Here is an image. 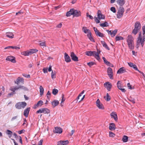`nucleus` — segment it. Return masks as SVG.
<instances>
[{
    "label": "nucleus",
    "mask_w": 145,
    "mask_h": 145,
    "mask_svg": "<svg viewBox=\"0 0 145 145\" xmlns=\"http://www.w3.org/2000/svg\"><path fill=\"white\" fill-rule=\"evenodd\" d=\"M73 10L74 9L72 8L69 11L67 12L66 14V16L67 17L69 16L72 15H73Z\"/></svg>",
    "instance_id": "obj_28"
},
{
    "label": "nucleus",
    "mask_w": 145,
    "mask_h": 145,
    "mask_svg": "<svg viewBox=\"0 0 145 145\" xmlns=\"http://www.w3.org/2000/svg\"><path fill=\"white\" fill-rule=\"evenodd\" d=\"M55 130H54V132L55 133L60 134L62 132V129L60 127H55Z\"/></svg>",
    "instance_id": "obj_9"
},
{
    "label": "nucleus",
    "mask_w": 145,
    "mask_h": 145,
    "mask_svg": "<svg viewBox=\"0 0 145 145\" xmlns=\"http://www.w3.org/2000/svg\"><path fill=\"white\" fill-rule=\"evenodd\" d=\"M97 106L100 109H103L104 107L102 104L101 103L99 99H98L96 102Z\"/></svg>",
    "instance_id": "obj_8"
},
{
    "label": "nucleus",
    "mask_w": 145,
    "mask_h": 145,
    "mask_svg": "<svg viewBox=\"0 0 145 145\" xmlns=\"http://www.w3.org/2000/svg\"><path fill=\"white\" fill-rule=\"evenodd\" d=\"M107 72L110 78L111 79H113V74L112 69L110 67L108 68L107 70Z\"/></svg>",
    "instance_id": "obj_5"
},
{
    "label": "nucleus",
    "mask_w": 145,
    "mask_h": 145,
    "mask_svg": "<svg viewBox=\"0 0 145 145\" xmlns=\"http://www.w3.org/2000/svg\"><path fill=\"white\" fill-rule=\"evenodd\" d=\"M127 45L129 48L131 50H133L134 48V42H127Z\"/></svg>",
    "instance_id": "obj_16"
},
{
    "label": "nucleus",
    "mask_w": 145,
    "mask_h": 145,
    "mask_svg": "<svg viewBox=\"0 0 145 145\" xmlns=\"http://www.w3.org/2000/svg\"><path fill=\"white\" fill-rule=\"evenodd\" d=\"M110 115L112 118H113L115 121H117L118 120V117L117 114L116 112H113L110 114Z\"/></svg>",
    "instance_id": "obj_14"
},
{
    "label": "nucleus",
    "mask_w": 145,
    "mask_h": 145,
    "mask_svg": "<svg viewBox=\"0 0 145 145\" xmlns=\"http://www.w3.org/2000/svg\"><path fill=\"white\" fill-rule=\"evenodd\" d=\"M110 10L113 12L114 13H115L116 12V10L115 7H112L110 8Z\"/></svg>",
    "instance_id": "obj_52"
},
{
    "label": "nucleus",
    "mask_w": 145,
    "mask_h": 145,
    "mask_svg": "<svg viewBox=\"0 0 145 145\" xmlns=\"http://www.w3.org/2000/svg\"><path fill=\"white\" fill-rule=\"evenodd\" d=\"M23 75L24 76L27 78H30V75L29 74L27 75L26 74H23Z\"/></svg>",
    "instance_id": "obj_60"
},
{
    "label": "nucleus",
    "mask_w": 145,
    "mask_h": 145,
    "mask_svg": "<svg viewBox=\"0 0 145 145\" xmlns=\"http://www.w3.org/2000/svg\"><path fill=\"white\" fill-rule=\"evenodd\" d=\"M109 129L111 131L114 130L116 129L115 124L113 123H110Z\"/></svg>",
    "instance_id": "obj_24"
},
{
    "label": "nucleus",
    "mask_w": 145,
    "mask_h": 145,
    "mask_svg": "<svg viewBox=\"0 0 145 145\" xmlns=\"http://www.w3.org/2000/svg\"><path fill=\"white\" fill-rule=\"evenodd\" d=\"M56 72L55 71L53 72V71H52L51 73V78L52 79H55L56 77Z\"/></svg>",
    "instance_id": "obj_38"
},
{
    "label": "nucleus",
    "mask_w": 145,
    "mask_h": 145,
    "mask_svg": "<svg viewBox=\"0 0 145 145\" xmlns=\"http://www.w3.org/2000/svg\"><path fill=\"white\" fill-rule=\"evenodd\" d=\"M128 137L126 135H124L122 138V140L124 142H125L128 141Z\"/></svg>",
    "instance_id": "obj_34"
},
{
    "label": "nucleus",
    "mask_w": 145,
    "mask_h": 145,
    "mask_svg": "<svg viewBox=\"0 0 145 145\" xmlns=\"http://www.w3.org/2000/svg\"><path fill=\"white\" fill-rule=\"evenodd\" d=\"M106 31L107 32L108 34H110L112 37H114L117 32V29H116L112 31L108 30H106Z\"/></svg>",
    "instance_id": "obj_6"
},
{
    "label": "nucleus",
    "mask_w": 145,
    "mask_h": 145,
    "mask_svg": "<svg viewBox=\"0 0 145 145\" xmlns=\"http://www.w3.org/2000/svg\"><path fill=\"white\" fill-rule=\"evenodd\" d=\"M104 85L108 91H110L111 88L112 87V85L111 83L109 82H106L104 84Z\"/></svg>",
    "instance_id": "obj_11"
},
{
    "label": "nucleus",
    "mask_w": 145,
    "mask_h": 145,
    "mask_svg": "<svg viewBox=\"0 0 145 145\" xmlns=\"http://www.w3.org/2000/svg\"><path fill=\"white\" fill-rule=\"evenodd\" d=\"M65 100V98L64 97V95H62V98L61 99V104Z\"/></svg>",
    "instance_id": "obj_58"
},
{
    "label": "nucleus",
    "mask_w": 145,
    "mask_h": 145,
    "mask_svg": "<svg viewBox=\"0 0 145 145\" xmlns=\"http://www.w3.org/2000/svg\"><path fill=\"white\" fill-rule=\"evenodd\" d=\"M59 103V101L57 100H54L52 102V104L53 107L54 108L56 106H57Z\"/></svg>",
    "instance_id": "obj_25"
},
{
    "label": "nucleus",
    "mask_w": 145,
    "mask_h": 145,
    "mask_svg": "<svg viewBox=\"0 0 145 145\" xmlns=\"http://www.w3.org/2000/svg\"><path fill=\"white\" fill-rule=\"evenodd\" d=\"M126 72L125 69L124 67H122L120 68L117 71V73L119 74H121L125 73Z\"/></svg>",
    "instance_id": "obj_20"
},
{
    "label": "nucleus",
    "mask_w": 145,
    "mask_h": 145,
    "mask_svg": "<svg viewBox=\"0 0 145 145\" xmlns=\"http://www.w3.org/2000/svg\"><path fill=\"white\" fill-rule=\"evenodd\" d=\"M128 64L130 67H133L135 70H138V69L135 65L134 64L132 63H128Z\"/></svg>",
    "instance_id": "obj_22"
},
{
    "label": "nucleus",
    "mask_w": 145,
    "mask_h": 145,
    "mask_svg": "<svg viewBox=\"0 0 145 145\" xmlns=\"http://www.w3.org/2000/svg\"><path fill=\"white\" fill-rule=\"evenodd\" d=\"M142 29L143 31V35H144L145 34V25L142 27Z\"/></svg>",
    "instance_id": "obj_61"
},
{
    "label": "nucleus",
    "mask_w": 145,
    "mask_h": 145,
    "mask_svg": "<svg viewBox=\"0 0 145 145\" xmlns=\"http://www.w3.org/2000/svg\"><path fill=\"white\" fill-rule=\"evenodd\" d=\"M93 29L95 32V34L97 33L99 31V30L97 29V28L95 27H93Z\"/></svg>",
    "instance_id": "obj_62"
},
{
    "label": "nucleus",
    "mask_w": 145,
    "mask_h": 145,
    "mask_svg": "<svg viewBox=\"0 0 145 145\" xmlns=\"http://www.w3.org/2000/svg\"><path fill=\"white\" fill-rule=\"evenodd\" d=\"M39 89L40 95L41 96H42V95H43L44 89L41 86H40Z\"/></svg>",
    "instance_id": "obj_33"
},
{
    "label": "nucleus",
    "mask_w": 145,
    "mask_h": 145,
    "mask_svg": "<svg viewBox=\"0 0 145 145\" xmlns=\"http://www.w3.org/2000/svg\"><path fill=\"white\" fill-rule=\"evenodd\" d=\"M64 142L63 141H60L57 142V145H64Z\"/></svg>",
    "instance_id": "obj_49"
},
{
    "label": "nucleus",
    "mask_w": 145,
    "mask_h": 145,
    "mask_svg": "<svg viewBox=\"0 0 145 145\" xmlns=\"http://www.w3.org/2000/svg\"><path fill=\"white\" fill-rule=\"evenodd\" d=\"M37 51L38 50L36 49H31L29 51L30 55L36 53Z\"/></svg>",
    "instance_id": "obj_30"
},
{
    "label": "nucleus",
    "mask_w": 145,
    "mask_h": 145,
    "mask_svg": "<svg viewBox=\"0 0 145 145\" xmlns=\"http://www.w3.org/2000/svg\"><path fill=\"white\" fill-rule=\"evenodd\" d=\"M116 41H118L120 40H123V38L121 36H116L115 38Z\"/></svg>",
    "instance_id": "obj_43"
},
{
    "label": "nucleus",
    "mask_w": 145,
    "mask_h": 145,
    "mask_svg": "<svg viewBox=\"0 0 145 145\" xmlns=\"http://www.w3.org/2000/svg\"><path fill=\"white\" fill-rule=\"evenodd\" d=\"M6 60L7 61H11L13 63L16 62L14 57L12 56H8L7 57L6 59Z\"/></svg>",
    "instance_id": "obj_17"
},
{
    "label": "nucleus",
    "mask_w": 145,
    "mask_h": 145,
    "mask_svg": "<svg viewBox=\"0 0 145 145\" xmlns=\"http://www.w3.org/2000/svg\"><path fill=\"white\" fill-rule=\"evenodd\" d=\"M43 142L42 140H41L39 142L38 145H42Z\"/></svg>",
    "instance_id": "obj_64"
},
{
    "label": "nucleus",
    "mask_w": 145,
    "mask_h": 145,
    "mask_svg": "<svg viewBox=\"0 0 145 145\" xmlns=\"http://www.w3.org/2000/svg\"><path fill=\"white\" fill-rule=\"evenodd\" d=\"M51 95V94L50 93V91H48V92L47 93V94H46V96H47V98L48 99H49L50 98V97Z\"/></svg>",
    "instance_id": "obj_51"
},
{
    "label": "nucleus",
    "mask_w": 145,
    "mask_h": 145,
    "mask_svg": "<svg viewBox=\"0 0 145 145\" xmlns=\"http://www.w3.org/2000/svg\"><path fill=\"white\" fill-rule=\"evenodd\" d=\"M43 113L44 114H48L50 113L49 110L46 108H43Z\"/></svg>",
    "instance_id": "obj_31"
},
{
    "label": "nucleus",
    "mask_w": 145,
    "mask_h": 145,
    "mask_svg": "<svg viewBox=\"0 0 145 145\" xmlns=\"http://www.w3.org/2000/svg\"><path fill=\"white\" fill-rule=\"evenodd\" d=\"M97 16L100 20L104 19L105 18V16L101 13L99 10L97 12Z\"/></svg>",
    "instance_id": "obj_15"
},
{
    "label": "nucleus",
    "mask_w": 145,
    "mask_h": 145,
    "mask_svg": "<svg viewBox=\"0 0 145 145\" xmlns=\"http://www.w3.org/2000/svg\"><path fill=\"white\" fill-rule=\"evenodd\" d=\"M43 71L44 73L47 72V69L46 68H44L43 69Z\"/></svg>",
    "instance_id": "obj_63"
},
{
    "label": "nucleus",
    "mask_w": 145,
    "mask_h": 145,
    "mask_svg": "<svg viewBox=\"0 0 145 145\" xmlns=\"http://www.w3.org/2000/svg\"><path fill=\"white\" fill-rule=\"evenodd\" d=\"M145 39V35H143L142 38V37L141 34L140 33L138 37V40L137 41V48H138L140 44L142 47H143L144 45V42L145 41L144 39Z\"/></svg>",
    "instance_id": "obj_1"
},
{
    "label": "nucleus",
    "mask_w": 145,
    "mask_h": 145,
    "mask_svg": "<svg viewBox=\"0 0 145 145\" xmlns=\"http://www.w3.org/2000/svg\"><path fill=\"white\" fill-rule=\"evenodd\" d=\"M65 56L64 58L65 59V61L67 63L71 61V59H70V57L66 53H65Z\"/></svg>",
    "instance_id": "obj_19"
},
{
    "label": "nucleus",
    "mask_w": 145,
    "mask_h": 145,
    "mask_svg": "<svg viewBox=\"0 0 145 145\" xmlns=\"http://www.w3.org/2000/svg\"><path fill=\"white\" fill-rule=\"evenodd\" d=\"M86 16L88 17H89L90 19H93V17L89 15L88 14V13L86 14Z\"/></svg>",
    "instance_id": "obj_59"
},
{
    "label": "nucleus",
    "mask_w": 145,
    "mask_h": 145,
    "mask_svg": "<svg viewBox=\"0 0 145 145\" xmlns=\"http://www.w3.org/2000/svg\"><path fill=\"white\" fill-rule=\"evenodd\" d=\"M43 102L42 101L40 100L38 102L37 104L36 105V106L37 107L39 106H41L43 104Z\"/></svg>",
    "instance_id": "obj_37"
},
{
    "label": "nucleus",
    "mask_w": 145,
    "mask_h": 145,
    "mask_svg": "<svg viewBox=\"0 0 145 145\" xmlns=\"http://www.w3.org/2000/svg\"><path fill=\"white\" fill-rule=\"evenodd\" d=\"M129 100L130 101L132 102L133 103H135V99H134L131 98L129 99Z\"/></svg>",
    "instance_id": "obj_57"
},
{
    "label": "nucleus",
    "mask_w": 145,
    "mask_h": 145,
    "mask_svg": "<svg viewBox=\"0 0 145 145\" xmlns=\"http://www.w3.org/2000/svg\"><path fill=\"white\" fill-rule=\"evenodd\" d=\"M124 12V9L123 7H120L117 13V18H121Z\"/></svg>",
    "instance_id": "obj_4"
},
{
    "label": "nucleus",
    "mask_w": 145,
    "mask_h": 145,
    "mask_svg": "<svg viewBox=\"0 0 145 145\" xmlns=\"http://www.w3.org/2000/svg\"><path fill=\"white\" fill-rule=\"evenodd\" d=\"M70 56L71 58V59L74 61H78V58L76 55L74 53L72 52L71 53Z\"/></svg>",
    "instance_id": "obj_7"
},
{
    "label": "nucleus",
    "mask_w": 145,
    "mask_h": 145,
    "mask_svg": "<svg viewBox=\"0 0 145 145\" xmlns=\"http://www.w3.org/2000/svg\"><path fill=\"white\" fill-rule=\"evenodd\" d=\"M116 2L120 6H122L125 3V0H117Z\"/></svg>",
    "instance_id": "obj_21"
},
{
    "label": "nucleus",
    "mask_w": 145,
    "mask_h": 145,
    "mask_svg": "<svg viewBox=\"0 0 145 145\" xmlns=\"http://www.w3.org/2000/svg\"><path fill=\"white\" fill-rule=\"evenodd\" d=\"M43 108H41L37 110L36 112V113L37 114L43 113Z\"/></svg>",
    "instance_id": "obj_50"
},
{
    "label": "nucleus",
    "mask_w": 145,
    "mask_h": 145,
    "mask_svg": "<svg viewBox=\"0 0 145 145\" xmlns=\"http://www.w3.org/2000/svg\"><path fill=\"white\" fill-rule=\"evenodd\" d=\"M88 37L89 38V39L91 41L93 42H94V41L93 40V38L92 37L91 35V33L90 32L88 34Z\"/></svg>",
    "instance_id": "obj_39"
},
{
    "label": "nucleus",
    "mask_w": 145,
    "mask_h": 145,
    "mask_svg": "<svg viewBox=\"0 0 145 145\" xmlns=\"http://www.w3.org/2000/svg\"><path fill=\"white\" fill-rule=\"evenodd\" d=\"M7 134L8 135L9 138H10L12 134V132L9 130H7L6 132Z\"/></svg>",
    "instance_id": "obj_40"
},
{
    "label": "nucleus",
    "mask_w": 145,
    "mask_h": 145,
    "mask_svg": "<svg viewBox=\"0 0 145 145\" xmlns=\"http://www.w3.org/2000/svg\"><path fill=\"white\" fill-rule=\"evenodd\" d=\"M18 89L21 88L26 90H27V88L23 86H18Z\"/></svg>",
    "instance_id": "obj_48"
},
{
    "label": "nucleus",
    "mask_w": 145,
    "mask_h": 145,
    "mask_svg": "<svg viewBox=\"0 0 145 145\" xmlns=\"http://www.w3.org/2000/svg\"><path fill=\"white\" fill-rule=\"evenodd\" d=\"M6 36L12 39L14 38V35L12 32H7L6 34Z\"/></svg>",
    "instance_id": "obj_27"
},
{
    "label": "nucleus",
    "mask_w": 145,
    "mask_h": 145,
    "mask_svg": "<svg viewBox=\"0 0 145 145\" xmlns=\"http://www.w3.org/2000/svg\"><path fill=\"white\" fill-rule=\"evenodd\" d=\"M102 44L103 45V46L105 47L106 49L108 50H109L110 48L106 44L105 42L104 41H101Z\"/></svg>",
    "instance_id": "obj_29"
},
{
    "label": "nucleus",
    "mask_w": 145,
    "mask_h": 145,
    "mask_svg": "<svg viewBox=\"0 0 145 145\" xmlns=\"http://www.w3.org/2000/svg\"><path fill=\"white\" fill-rule=\"evenodd\" d=\"M100 50H97V52H96V54L95 55V58L98 60H99L100 59V58L99 56V54H100Z\"/></svg>",
    "instance_id": "obj_26"
},
{
    "label": "nucleus",
    "mask_w": 145,
    "mask_h": 145,
    "mask_svg": "<svg viewBox=\"0 0 145 145\" xmlns=\"http://www.w3.org/2000/svg\"><path fill=\"white\" fill-rule=\"evenodd\" d=\"M94 63L93 62H91L87 63V64L89 67H91L94 64Z\"/></svg>",
    "instance_id": "obj_54"
},
{
    "label": "nucleus",
    "mask_w": 145,
    "mask_h": 145,
    "mask_svg": "<svg viewBox=\"0 0 145 145\" xmlns=\"http://www.w3.org/2000/svg\"><path fill=\"white\" fill-rule=\"evenodd\" d=\"M134 38L131 35H129L127 38L126 41L127 42H134Z\"/></svg>",
    "instance_id": "obj_18"
},
{
    "label": "nucleus",
    "mask_w": 145,
    "mask_h": 145,
    "mask_svg": "<svg viewBox=\"0 0 145 145\" xmlns=\"http://www.w3.org/2000/svg\"><path fill=\"white\" fill-rule=\"evenodd\" d=\"M104 98L107 101H109L110 99V96L109 95L108 93H106V96H104Z\"/></svg>",
    "instance_id": "obj_32"
},
{
    "label": "nucleus",
    "mask_w": 145,
    "mask_h": 145,
    "mask_svg": "<svg viewBox=\"0 0 145 145\" xmlns=\"http://www.w3.org/2000/svg\"><path fill=\"white\" fill-rule=\"evenodd\" d=\"M95 20V21L97 24L99 23L100 22L99 20L98 19L97 17H94Z\"/></svg>",
    "instance_id": "obj_55"
},
{
    "label": "nucleus",
    "mask_w": 145,
    "mask_h": 145,
    "mask_svg": "<svg viewBox=\"0 0 145 145\" xmlns=\"http://www.w3.org/2000/svg\"><path fill=\"white\" fill-rule=\"evenodd\" d=\"M21 54L24 56H28L30 55L29 51L23 52L21 53Z\"/></svg>",
    "instance_id": "obj_36"
},
{
    "label": "nucleus",
    "mask_w": 145,
    "mask_h": 145,
    "mask_svg": "<svg viewBox=\"0 0 145 145\" xmlns=\"http://www.w3.org/2000/svg\"><path fill=\"white\" fill-rule=\"evenodd\" d=\"M102 58L104 61V63L108 66L110 64V62L107 61L105 58L104 57H103Z\"/></svg>",
    "instance_id": "obj_42"
},
{
    "label": "nucleus",
    "mask_w": 145,
    "mask_h": 145,
    "mask_svg": "<svg viewBox=\"0 0 145 145\" xmlns=\"http://www.w3.org/2000/svg\"><path fill=\"white\" fill-rule=\"evenodd\" d=\"M73 12V15L74 16L78 17L81 15V12L80 11L74 10V9Z\"/></svg>",
    "instance_id": "obj_12"
},
{
    "label": "nucleus",
    "mask_w": 145,
    "mask_h": 145,
    "mask_svg": "<svg viewBox=\"0 0 145 145\" xmlns=\"http://www.w3.org/2000/svg\"><path fill=\"white\" fill-rule=\"evenodd\" d=\"M26 105L27 103L25 102H22L17 103L16 104L15 106L17 109H20L22 108H24Z\"/></svg>",
    "instance_id": "obj_3"
},
{
    "label": "nucleus",
    "mask_w": 145,
    "mask_h": 145,
    "mask_svg": "<svg viewBox=\"0 0 145 145\" xmlns=\"http://www.w3.org/2000/svg\"><path fill=\"white\" fill-rule=\"evenodd\" d=\"M24 82V80L23 78L19 77L17 78L15 82L16 84L18 85L20 82Z\"/></svg>",
    "instance_id": "obj_23"
},
{
    "label": "nucleus",
    "mask_w": 145,
    "mask_h": 145,
    "mask_svg": "<svg viewBox=\"0 0 145 145\" xmlns=\"http://www.w3.org/2000/svg\"><path fill=\"white\" fill-rule=\"evenodd\" d=\"M109 136L110 137H114L115 135L112 132H109Z\"/></svg>",
    "instance_id": "obj_53"
},
{
    "label": "nucleus",
    "mask_w": 145,
    "mask_h": 145,
    "mask_svg": "<svg viewBox=\"0 0 145 145\" xmlns=\"http://www.w3.org/2000/svg\"><path fill=\"white\" fill-rule=\"evenodd\" d=\"M82 29L83 31L85 33H89L90 31L87 29H86V27H83Z\"/></svg>",
    "instance_id": "obj_45"
},
{
    "label": "nucleus",
    "mask_w": 145,
    "mask_h": 145,
    "mask_svg": "<svg viewBox=\"0 0 145 145\" xmlns=\"http://www.w3.org/2000/svg\"><path fill=\"white\" fill-rule=\"evenodd\" d=\"M141 27V25L140 23L138 22H136L135 23V28L133 30L132 33L135 35H136Z\"/></svg>",
    "instance_id": "obj_2"
},
{
    "label": "nucleus",
    "mask_w": 145,
    "mask_h": 145,
    "mask_svg": "<svg viewBox=\"0 0 145 145\" xmlns=\"http://www.w3.org/2000/svg\"><path fill=\"white\" fill-rule=\"evenodd\" d=\"M11 48L14 49H16L18 50L20 49V47H17V46H11Z\"/></svg>",
    "instance_id": "obj_56"
},
{
    "label": "nucleus",
    "mask_w": 145,
    "mask_h": 145,
    "mask_svg": "<svg viewBox=\"0 0 145 145\" xmlns=\"http://www.w3.org/2000/svg\"><path fill=\"white\" fill-rule=\"evenodd\" d=\"M58 90L55 89H54L52 90V93L54 95H56L58 92Z\"/></svg>",
    "instance_id": "obj_44"
},
{
    "label": "nucleus",
    "mask_w": 145,
    "mask_h": 145,
    "mask_svg": "<svg viewBox=\"0 0 145 145\" xmlns=\"http://www.w3.org/2000/svg\"><path fill=\"white\" fill-rule=\"evenodd\" d=\"M18 89V87L15 86L13 87H11L10 88V90L12 91L13 92H14L15 91Z\"/></svg>",
    "instance_id": "obj_35"
},
{
    "label": "nucleus",
    "mask_w": 145,
    "mask_h": 145,
    "mask_svg": "<svg viewBox=\"0 0 145 145\" xmlns=\"http://www.w3.org/2000/svg\"><path fill=\"white\" fill-rule=\"evenodd\" d=\"M30 108L28 107L27 108L24 110V115L26 117H27L28 116L29 112L30 111Z\"/></svg>",
    "instance_id": "obj_13"
},
{
    "label": "nucleus",
    "mask_w": 145,
    "mask_h": 145,
    "mask_svg": "<svg viewBox=\"0 0 145 145\" xmlns=\"http://www.w3.org/2000/svg\"><path fill=\"white\" fill-rule=\"evenodd\" d=\"M100 25L102 27H107L108 26V25L107 22H105L104 23L101 24Z\"/></svg>",
    "instance_id": "obj_41"
},
{
    "label": "nucleus",
    "mask_w": 145,
    "mask_h": 145,
    "mask_svg": "<svg viewBox=\"0 0 145 145\" xmlns=\"http://www.w3.org/2000/svg\"><path fill=\"white\" fill-rule=\"evenodd\" d=\"M86 55H87V56H93L95 57V55L96 54V53L95 51H87V52H86Z\"/></svg>",
    "instance_id": "obj_10"
},
{
    "label": "nucleus",
    "mask_w": 145,
    "mask_h": 145,
    "mask_svg": "<svg viewBox=\"0 0 145 145\" xmlns=\"http://www.w3.org/2000/svg\"><path fill=\"white\" fill-rule=\"evenodd\" d=\"M117 86L119 89H120L121 88L122 86H121V83L120 81H118L117 84Z\"/></svg>",
    "instance_id": "obj_46"
},
{
    "label": "nucleus",
    "mask_w": 145,
    "mask_h": 145,
    "mask_svg": "<svg viewBox=\"0 0 145 145\" xmlns=\"http://www.w3.org/2000/svg\"><path fill=\"white\" fill-rule=\"evenodd\" d=\"M97 36L102 37H103V34L102 33L100 32L99 31L98 32V33L96 34Z\"/></svg>",
    "instance_id": "obj_47"
}]
</instances>
